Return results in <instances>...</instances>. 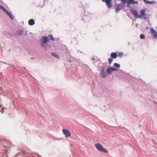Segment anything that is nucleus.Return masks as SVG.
Segmentation results:
<instances>
[{
	"label": "nucleus",
	"mask_w": 157,
	"mask_h": 157,
	"mask_svg": "<svg viewBox=\"0 0 157 157\" xmlns=\"http://www.w3.org/2000/svg\"><path fill=\"white\" fill-rule=\"evenodd\" d=\"M96 147L100 151L104 152L105 153H108V151L105 149L104 148L102 145L99 144H96L95 145Z\"/></svg>",
	"instance_id": "obj_1"
},
{
	"label": "nucleus",
	"mask_w": 157,
	"mask_h": 157,
	"mask_svg": "<svg viewBox=\"0 0 157 157\" xmlns=\"http://www.w3.org/2000/svg\"><path fill=\"white\" fill-rule=\"evenodd\" d=\"M125 4L124 2H122L117 6L116 8V12L118 13L125 6Z\"/></svg>",
	"instance_id": "obj_2"
},
{
	"label": "nucleus",
	"mask_w": 157,
	"mask_h": 157,
	"mask_svg": "<svg viewBox=\"0 0 157 157\" xmlns=\"http://www.w3.org/2000/svg\"><path fill=\"white\" fill-rule=\"evenodd\" d=\"M48 38L46 36H44L41 39V44L42 46H44L45 44L47 43L48 41Z\"/></svg>",
	"instance_id": "obj_3"
},
{
	"label": "nucleus",
	"mask_w": 157,
	"mask_h": 157,
	"mask_svg": "<svg viewBox=\"0 0 157 157\" xmlns=\"http://www.w3.org/2000/svg\"><path fill=\"white\" fill-rule=\"evenodd\" d=\"M102 1L103 2H105L108 8H110L112 6V0H102Z\"/></svg>",
	"instance_id": "obj_4"
},
{
	"label": "nucleus",
	"mask_w": 157,
	"mask_h": 157,
	"mask_svg": "<svg viewBox=\"0 0 157 157\" xmlns=\"http://www.w3.org/2000/svg\"><path fill=\"white\" fill-rule=\"evenodd\" d=\"M131 11L135 17L136 18H138L139 15L138 14V12L137 10L135 9L132 8L131 9Z\"/></svg>",
	"instance_id": "obj_5"
},
{
	"label": "nucleus",
	"mask_w": 157,
	"mask_h": 157,
	"mask_svg": "<svg viewBox=\"0 0 157 157\" xmlns=\"http://www.w3.org/2000/svg\"><path fill=\"white\" fill-rule=\"evenodd\" d=\"M63 134L66 137H69L70 136L71 134L68 130L63 129Z\"/></svg>",
	"instance_id": "obj_6"
},
{
	"label": "nucleus",
	"mask_w": 157,
	"mask_h": 157,
	"mask_svg": "<svg viewBox=\"0 0 157 157\" xmlns=\"http://www.w3.org/2000/svg\"><path fill=\"white\" fill-rule=\"evenodd\" d=\"M146 10L143 9L140 11V14L139 15L138 18H141L143 17H146L145 15Z\"/></svg>",
	"instance_id": "obj_7"
},
{
	"label": "nucleus",
	"mask_w": 157,
	"mask_h": 157,
	"mask_svg": "<svg viewBox=\"0 0 157 157\" xmlns=\"http://www.w3.org/2000/svg\"><path fill=\"white\" fill-rule=\"evenodd\" d=\"M151 33L153 35L154 38H157V32L154 30L153 28H151L150 29Z\"/></svg>",
	"instance_id": "obj_8"
},
{
	"label": "nucleus",
	"mask_w": 157,
	"mask_h": 157,
	"mask_svg": "<svg viewBox=\"0 0 157 157\" xmlns=\"http://www.w3.org/2000/svg\"><path fill=\"white\" fill-rule=\"evenodd\" d=\"M117 70V69L114 67H109L107 69L106 71L108 74L110 75L111 74L112 72Z\"/></svg>",
	"instance_id": "obj_9"
},
{
	"label": "nucleus",
	"mask_w": 157,
	"mask_h": 157,
	"mask_svg": "<svg viewBox=\"0 0 157 157\" xmlns=\"http://www.w3.org/2000/svg\"><path fill=\"white\" fill-rule=\"evenodd\" d=\"M101 70L102 71V72L101 73V77L102 78L106 77V75L105 72H104V69L102 68Z\"/></svg>",
	"instance_id": "obj_10"
},
{
	"label": "nucleus",
	"mask_w": 157,
	"mask_h": 157,
	"mask_svg": "<svg viewBox=\"0 0 157 157\" xmlns=\"http://www.w3.org/2000/svg\"><path fill=\"white\" fill-rule=\"evenodd\" d=\"M111 57L114 59H115L117 56V54L115 52H112L110 54Z\"/></svg>",
	"instance_id": "obj_11"
},
{
	"label": "nucleus",
	"mask_w": 157,
	"mask_h": 157,
	"mask_svg": "<svg viewBox=\"0 0 157 157\" xmlns=\"http://www.w3.org/2000/svg\"><path fill=\"white\" fill-rule=\"evenodd\" d=\"M28 23L29 25H33L35 24L34 20L33 19H31L29 20Z\"/></svg>",
	"instance_id": "obj_12"
},
{
	"label": "nucleus",
	"mask_w": 157,
	"mask_h": 157,
	"mask_svg": "<svg viewBox=\"0 0 157 157\" xmlns=\"http://www.w3.org/2000/svg\"><path fill=\"white\" fill-rule=\"evenodd\" d=\"M7 14V15L9 16L10 18L12 20H13V16L12 14L10 13L8 11H6L5 12Z\"/></svg>",
	"instance_id": "obj_13"
},
{
	"label": "nucleus",
	"mask_w": 157,
	"mask_h": 157,
	"mask_svg": "<svg viewBox=\"0 0 157 157\" xmlns=\"http://www.w3.org/2000/svg\"><path fill=\"white\" fill-rule=\"evenodd\" d=\"M52 56H53L55 57L57 59H59V56L55 53L52 52Z\"/></svg>",
	"instance_id": "obj_14"
},
{
	"label": "nucleus",
	"mask_w": 157,
	"mask_h": 157,
	"mask_svg": "<svg viewBox=\"0 0 157 157\" xmlns=\"http://www.w3.org/2000/svg\"><path fill=\"white\" fill-rule=\"evenodd\" d=\"M140 38L142 39H144L145 38V36L144 34H141L140 36Z\"/></svg>",
	"instance_id": "obj_15"
},
{
	"label": "nucleus",
	"mask_w": 157,
	"mask_h": 157,
	"mask_svg": "<svg viewBox=\"0 0 157 157\" xmlns=\"http://www.w3.org/2000/svg\"><path fill=\"white\" fill-rule=\"evenodd\" d=\"M114 66L117 68H118L120 67V65L117 63H115L114 64Z\"/></svg>",
	"instance_id": "obj_16"
},
{
	"label": "nucleus",
	"mask_w": 157,
	"mask_h": 157,
	"mask_svg": "<svg viewBox=\"0 0 157 157\" xmlns=\"http://www.w3.org/2000/svg\"><path fill=\"white\" fill-rule=\"evenodd\" d=\"M113 60V59L112 58H109L108 59V61L109 63V64H111V63L112 62Z\"/></svg>",
	"instance_id": "obj_17"
},
{
	"label": "nucleus",
	"mask_w": 157,
	"mask_h": 157,
	"mask_svg": "<svg viewBox=\"0 0 157 157\" xmlns=\"http://www.w3.org/2000/svg\"><path fill=\"white\" fill-rule=\"evenodd\" d=\"M22 33H23V31L22 30H20V31H18L17 33V34L18 35H20L22 34Z\"/></svg>",
	"instance_id": "obj_18"
},
{
	"label": "nucleus",
	"mask_w": 157,
	"mask_h": 157,
	"mask_svg": "<svg viewBox=\"0 0 157 157\" xmlns=\"http://www.w3.org/2000/svg\"><path fill=\"white\" fill-rule=\"evenodd\" d=\"M118 56L120 57H122L123 56V54L122 52H119L118 53Z\"/></svg>",
	"instance_id": "obj_19"
},
{
	"label": "nucleus",
	"mask_w": 157,
	"mask_h": 157,
	"mask_svg": "<svg viewBox=\"0 0 157 157\" xmlns=\"http://www.w3.org/2000/svg\"><path fill=\"white\" fill-rule=\"evenodd\" d=\"M0 9L4 11L5 12L6 10L2 6L0 5Z\"/></svg>",
	"instance_id": "obj_20"
},
{
	"label": "nucleus",
	"mask_w": 157,
	"mask_h": 157,
	"mask_svg": "<svg viewBox=\"0 0 157 157\" xmlns=\"http://www.w3.org/2000/svg\"><path fill=\"white\" fill-rule=\"evenodd\" d=\"M48 36L51 38V39L53 41H54L55 40V39L53 38V37L52 35H49Z\"/></svg>",
	"instance_id": "obj_21"
},
{
	"label": "nucleus",
	"mask_w": 157,
	"mask_h": 157,
	"mask_svg": "<svg viewBox=\"0 0 157 157\" xmlns=\"http://www.w3.org/2000/svg\"><path fill=\"white\" fill-rule=\"evenodd\" d=\"M144 0L145 2V3L147 4L150 3V2L149 1H148L146 0Z\"/></svg>",
	"instance_id": "obj_22"
},
{
	"label": "nucleus",
	"mask_w": 157,
	"mask_h": 157,
	"mask_svg": "<svg viewBox=\"0 0 157 157\" xmlns=\"http://www.w3.org/2000/svg\"><path fill=\"white\" fill-rule=\"evenodd\" d=\"M4 108L3 107L1 111V112L2 113H3L4 112V111L3 110V109H4Z\"/></svg>",
	"instance_id": "obj_23"
},
{
	"label": "nucleus",
	"mask_w": 157,
	"mask_h": 157,
	"mask_svg": "<svg viewBox=\"0 0 157 157\" xmlns=\"http://www.w3.org/2000/svg\"><path fill=\"white\" fill-rule=\"evenodd\" d=\"M2 105H0V107L2 108Z\"/></svg>",
	"instance_id": "obj_24"
},
{
	"label": "nucleus",
	"mask_w": 157,
	"mask_h": 157,
	"mask_svg": "<svg viewBox=\"0 0 157 157\" xmlns=\"http://www.w3.org/2000/svg\"><path fill=\"white\" fill-rule=\"evenodd\" d=\"M95 59V58H92V59L93 60H94Z\"/></svg>",
	"instance_id": "obj_25"
}]
</instances>
